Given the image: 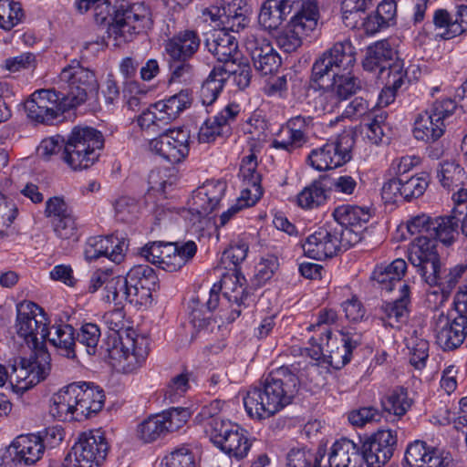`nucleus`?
Wrapping results in <instances>:
<instances>
[{"label": "nucleus", "mask_w": 467, "mask_h": 467, "mask_svg": "<svg viewBox=\"0 0 467 467\" xmlns=\"http://www.w3.org/2000/svg\"><path fill=\"white\" fill-rule=\"evenodd\" d=\"M192 97L189 89L181 90L165 100L151 105L157 127L161 128L174 120L182 111L192 104Z\"/></svg>", "instance_id": "nucleus-30"}, {"label": "nucleus", "mask_w": 467, "mask_h": 467, "mask_svg": "<svg viewBox=\"0 0 467 467\" xmlns=\"http://www.w3.org/2000/svg\"><path fill=\"white\" fill-rule=\"evenodd\" d=\"M93 9V18L97 26L107 27H129L130 29L150 28L153 26L150 14L138 6L116 8L109 1H104Z\"/></svg>", "instance_id": "nucleus-8"}, {"label": "nucleus", "mask_w": 467, "mask_h": 467, "mask_svg": "<svg viewBox=\"0 0 467 467\" xmlns=\"http://www.w3.org/2000/svg\"><path fill=\"white\" fill-rule=\"evenodd\" d=\"M70 384L61 389L53 397V404L50 406L52 416L61 421L80 420L77 415L75 400L71 393Z\"/></svg>", "instance_id": "nucleus-43"}, {"label": "nucleus", "mask_w": 467, "mask_h": 467, "mask_svg": "<svg viewBox=\"0 0 467 467\" xmlns=\"http://www.w3.org/2000/svg\"><path fill=\"white\" fill-rule=\"evenodd\" d=\"M355 63L356 52L352 44L349 41L336 43L313 64L311 80L319 83L330 72L350 74Z\"/></svg>", "instance_id": "nucleus-14"}, {"label": "nucleus", "mask_w": 467, "mask_h": 467, "mask_svg": "<svg viewBox=\"0 0 467 467\" xmlns=\"http://www.w3.org/2000/svg\"><path fill=\"white\" fill-rule=\"evenodd\" d=\"M190 133L184 129L166 130L150 142L152 151L171 163L182 161L189 154Z\"/></svg>", "instance_id": "nucleus-21"}, {"label": "nucleus", "mask_w": 467, "mask_h": 467, "mask_svg": "<svg viewBox=\"0 0 467 467\" xmlns=\"http://www.w3.org/2000/svg\"><path fill=\"white\" fill-rule=\"evenodd\" d=\"M307 139V137H302L286 125H284L276 134V138L273 140L272 146L277 150L292 152L306 144Z\"/></svg>", "instance_id": "nucleus-53"}, {"label": "nucleus", "mask_w": 467, "mask_h": 467, "mask_svg": "<svg viewBox=\"0 0 467 467\" xmlns=\"http://www.w3.org/2000/svg\"><path fill=\"white\" fill-rule=\"evenodd\" d=\"M49 342L58 350L59 354L69 359H76V343L75 329L67 324L53 326L48 330Z\"/></svg>", "instance_id": "nucleus-39"}, {"label": "nucleus", "mask_w": 467, "mask_h": 467, "mask_svg": "<svg viewBox=\"0 0 467 467\" xmlns=\"http://www.w3.org/2000/svg\"><path fill=\"white\" fill-rule=\"evenodd\" d=\"M402 192L401 199L410 201L411 199L421 196L429 185V174L421 172L410 178L401 177Z\"/></svg>", "instance_id": "nucleus-56"}, {"label": "nucleus", "mask_w": 467, "mask_h": 467, "mask_svg": "<svg viewBox=\"0 0 467 467\" xmlns=\"http://www.w3.org/2000/svg\"><path fill=\"white\" fill-rule=\"evenodd\" d=\"M238 426V424L223 419L220 421H212L210 426L206 428L204 431L209 436L211 441L217 448L221 449L226 439L234 433Z\"/></svg>", "instance_id": "nucleus-57"}, {"label": "nucleus", "mask_w": 467, "mask_h": 467, "mask_svg": "<svg viewBox=\"0 0 467 467\" xmlns=\"http://www.w3.org/2000/svg\"><path fill=\"white\" fill-rule=\"evenodd\" d=\"M251 447L252 441L248 437V432L241 426H238L234 433L226 439L220 450L229 457L241 461L247 457Z\"/></svg>", "instance_id": "nucleus-47"}, {"label": "nucleus", "mask_w": 467, "mask_h": 467, "mask_svg": "<svg viewBox=\"0 0 467 467\" xmlns=\"http://www.w3.org/2000/svg\"><path fill=\"white\" fill-rule=\"evenodd\" d=\"M341 346L335 348L331 343V331L325 329V337L318 338L312 337L310 343L314 347H317L318 350H315V354L323 355L327 361L336 369H340L351 359L352 351L359 345V337L352 336L349 333L340 332Z\"/></svg>", "instance_id": "nucleus-19"}, {"label": "nucleus", "mask_w": 467, "mask_h": 467, "mask_svg": "<svg viewBox=\"0 0 467 467\" xmlns=\"http://www.w3.org/2000/svg\"><path fill=\"white\" fill-rule=\"evenodd\" d=\"M205 46L220 62L223 65L236 60L238 55V42L229 31H213L206 36Z\"/></svg>", "instance_id": "nucleus-34"}, {"label": "nucleus", "mask_w": 467, "mask_h": 467, "mask_svg": "<svg viewBox=\"0 0 467 467\" xmlns=\"http://www.w3.org/2000/svg\"><path fill=\"white\" fill-rule=\"evenodd\" d=\"M407 258L425 283L429 285L438 283L441 258L434 240L424 235L414 238L408 244Z\"/></svg>", "instance_id": "nucleus-12"}, {"label": "nucleus", "mask_w": 467, "mask_h": 467, "mask_svg": "<svg viewBox=\"0 0 467 467\" xmlns=\"http://www.w3.org/2000/svg\"><path fill=\"white\" fill-rule=\"evenodd\" d=\"M457 109L456 102L451 99L434 101L415 120L413 134L418 140L434 142L444 133L445 121L451 117Z\"/></svg>", "instance_id": "nucleus-10"}, {"label": "nucleus", "mask_w": 467, "mask_h": 467, "mask_svg": "<svg viewBox=\"0 0 467 467\" xmlns=\"http://www.w3.org/2000/svg\"><path fill=\"white\" fill-rule=\"evenodd\" d=\"M128 244L124 239L116 236H93L85 246L84 254L88 261H95L100 257H107L114 263H120L124 257V251Z\"/></svg>", "instance_id": "nucleus-27"}, {"label": "nucleus", "mask_w": 467, "mask_h": 467, "mask_svg": "<svg viewBox=\"0 0 467 467\" xmlns=\"http://www.w3.org/2000/svg\"><path fill=\"white\" fill-rule=\"evenodd\" d=\"M51 358L47 351L37 350L29 358H16L9 365V382L17 393H24L47 379L51 370Z\"/></svg>", "instance_id": "nucleus-6"}, {"label": "nucleus", "mask_w": 467, "mask_h": 467, "mask_svg": "<svg viewBox=\"0 0 467 467\" xmlns=\"http://www.w3.org/2000/svg\"><path fill=\"white\" fill-rule=\"evenodd\" d=\"M363 67L367 71H379V78L386 80L379 99L388 105L394 99L396 92L407 82L404 63L397 57V51L391 47L389 39L376 42L368 47L363 60Z\"/></svg>", "instance_id": "nucleus-3"}, {"label": "nucleus", "mask_w": 467, "mask_h": 467, "mask_svg": "<svg viewBox=\"0 0 467 467\" xmlns=\"http://www.w3.org/2000/svg\"><path fill=\"white\" fill-rule=\"evenodd\" d=\"M239 111V105L230 104L217 115L207 119L199 130V142L210 143L214 141L218 137L230 135L231 124L234 121Z\"/></svg>", "instance_id": "nucleus-26"}, {"label": "nucleus", "mask_w": 467, "mask_h": 467, "mask_svg": "<svg viewBox=\"0 0 467 467\" xmlns=\"http://www.w3.org/2000/svg\"><path fill=\"white\" fill-rule=\"evenodd\" d=\"M101 337V330L95 323L83 324L77 334V342L85 347L86 352L90 355H96Z\"/></svg>", "instance_id": "nucleus-54"}, {"label": "nucleus", "mask_w": 467, "mask_h": 467, "mask_svg": "<svg viewBox=\"0 0 467 467\" xmlns=\"http://www.w3.org/2000/svg\"><path fill=\"white\" fill-rule=\"evenodd\" d=\"M164 467H196L194 455L186 448H180L165 456Z\"/></svg>", "instance_id": "nucleus-62"}, {"label": "nucleus", "mask_w": 467, "mask_h": 467, "mask_svg": "<svg viewBox=\"0 0 467 467\" xmlns=\"http://www.w3.org/2000/svg\"><path fill=\"white\" fill-rule=\"evenodd\" d=\"M109 445L99 431L83 432L68 454L75 467H98L106 459Z\"/></svg>", "instance_id": "nucleus-18"}, {"label": "nucleus", "mask_w": 467, "mask_h": 467, "mask_svg": "<svg viewBox=\"0 0 467 467\" xmlns=\"http://www.w3.org/2000/svg\"><path fill=\"white\" fill-rule=\"evenodd\" d=\"M62 92L65 97L64 106L74 108L84 103L88 94L97 89V80L94 73L81 66L78 60H72L65 67L59 75Z\"/></svg>", "instance_id": "nucleus-9"}, {"label": "nucleus", "mask_w": 467, "mask_h": 467, "mask_svg": "<svg viewBox=\"0 0 467 467\" xmlns=\"http://www.w3.org/2000/svg\"><path fill=\"white\" fill-rule=\"evenodd\" d=\"M467 270V263L459 264L450 269L443 277L441 276V270L438 272V283L432 286L437 289L427 294V299L431 302L432 297L435 305H442L449 297L451 290L459 282L462 274ZM437 306H435L436 307Z\"/></svg>", "instance_id": "nucleus-38"}, {"label": "nucleus", "mask_w": 467, "mask_h": 467, "mask_svg": "<svg viewBox=\"0 0 467 467\" xmlns=\"http://www.w3.org/2000/svg\"><path fill=\"white\" fill-rule=\"evenodd\" d=\"M336 224L350 227H361L370 218L369 209L351 204H342L335 208L332 213Z\"/></svg>", "instance_id": "nucleus-44"}, {"label": "nucleus", "mask_w": 467, "mask_h": 467, "mask_svg": "<svg viewBox=\"0 0 467 467\" xmlns=\"http://www.w3.org/2000/svg\"><path fill=\"white\" fill-rule=\"evenodd\" d=\"M333 227L337 233V239L340 242L339 252L346 251L361 241V233L355 231L353 227L341 224H333Z\"/></svg>", "instance_id": "nucleus-63"}, {"label": "nucleus", "mask_w": 467, "mask_h": 467, "mask_svg": "<svg viewBox=\"0 0 467 467\" xmlns=\"http://www.w3.org/2000/svg\"><path fill=\"white\" fill-rule=\"evenodd\" d=\"M101 131L91 127H75L67 139L62 160L74 171L86 170L96 163L104 147Z\"/></svg>", "instance_id": "nucleus-4"}, {"label": "nucleus", "mask_w": 467, "mask_h": 467, "mask_svg": "<svg viewBox=\"0 0 467 467\" xmlns=\"http://www.w3.org/2000/svg\"><path fill=\"white\" fill-rule=\"evenodd\" d=\"M200 38L195 31H180L165 44V51L171 59H188L198 49Z\"/></svg>", "instance_id": "nucleus-37"}, {"label": "nucleus", "mask_w": 467, "mask_h": 467, "mask_svg": "<svg viewBox=\"0 0 467 467\" xmlns=\"http://www.w3.org/2000/svg\"><path fill=\"white\" fill-rule=\"evenodd\" d=\"M352 143L353 140L349 135H341L335 140L313 149L307 156L308 163L319 171L341 167L352 158Z\"/></svg>", "instance_id": "nucleus-15"}, {"label": "nucleus", "mask_w": 467, "mask_h": 467, "mask_svg": "<svg viewBox=\"0 0 467 467\" xmlns=\"http://www.w3.org/2000/svg\"><path fill=\"white\" fill-rule=\"evenodd\" d=\"M453 309L454 317L441 312L432 318L436 343L445 351L456 349L467 337V290L456 293Z\"/></svg>", "instance_id": "nucleus-5"}, {"label": "nucleus", "mask_w": 467, "mask_h": 467, "mask_svg": "<svg viewBox=\"0 0 467 467\" xmlns=\"http://www.w3.org/2000/svg\"><path fill=\"white\" fill-rule=\"evenodd\" d=\"M380 418V412L374 407H363L348 413L349 422L357 427H363L367 423L379 421Z\"/></svg>", "instance_id": "nucleus-64"}, {"label": "nucleus", "mask_w": 467, "mask_h": 467, "mask_svg": "<svg viewBox=\"0 0 467 467\" xmlns=\"http://www.w3.org/2000/svg\"><path fill=\"white\" fill-rule=\"evenodd\" d=\"M245 47L252 56L255 69L262 75L272 74L279 67L281 64L279 56L265 40L260 44L258 39L252 36L246 39Z\"/></svg>", "instance_id": "nucleus-32"}, {"label": "nucleus", "mask_w": 467, "mask_h": 467, "mask_svg": "<svg viewBox=\"0 0 467 467\" xmlns=\"http://www.w3.org/2000/svg\"><path fill=\"white\" fill-rule=\"evenodd\" d=\"M361 88L360 80L348 73H335L333 83L327 91V96L332 99V105L337 106L339 102L348 99Z\"/></svg>", "instance_id": "nucleus-42"}, {"label": "nucleus", "mask_w": 467, "mask_h": 467, "mask_svg": "<svg viewBox=\"0 0 467 467\" xmlns=\"http://www.w3.org/2000/svg\"><path fill=\"white\" fill-rule=\"evenodd\" d=\"M287 467H313L317 462L315 452L306 447H294L286 456Z\"/></svg>", "instance_id": "nucleus-61"}, {"label": "nucleus", "mask_w": 467, "mask_h": 467, "mask_svg": "<svg viewBox=\"0 0 467 467\" xmlns=\"http://www.w3.org/2000/svg\"><path fill=\"white\" fill-rule=\"evenodd\" d=\"M337 234L332 223L319 227L302 244L304 254L316 260H324L337 255L339 253L340 244Z\"/></svg>", "instance_id": "nucleus-23"}, {"label": "nucleus", "mask_w": 467, "mask_h": 467, "mask_svg": "<svg viewBox=\"0 0 467 467\" xmlns=\"http://www.w3.org/2000/svg\"><path fill=\"white\" fill-rule=\"evenodd\" d=\"M25 18V13L18 2L0 0V28L11 29Z\"/></svg>", "instance_id": "nucleus-52"}, {"label": "nucleus", "mask_w": 467, "mask_h": 467, "mask_svg": "<svg viewBox=\"0 0 467 467\" xmlns=\"http://www.w3.org/2000/svg\"><path fill=\"white\" fill-rule=\"evenodd\" d=\"M257 166V157L251 153L243 158L238 174L243 182L241 194L243 198L250 199V203H256L263 195L262 176Z\"/></svg>", "instance_id": "nucleus-31"}, {"label": "nucleus", "mask_w": 467, "mask_h": 467, "mask_svg": "<svg viewBox=\"0 0 467 467\" xmlns=\"http://www.w3.org/2000/svg\"><path fill=\"white\" fill-rule=\"evenodd\" d=\"M226 190V183L221 181L205 182L193 192L189 202V220L194 224L211 213L219 204Z\"/></svg>", "instance_id": "nucleus-22"}, {"label": "nucleus", "mask_w": 467, "mask_h": 467, "mask_svg": "<svg viewBox=\"0 0 467 467\" xmlns=\"http://www.w3.org/2000/svg\"><path fill=\"white\" fill-rule=\"evenodd\" d=\"M381 404L386 411L401 417L411 407L412 400L405 388L396 387L381 400Z\"/></svg>", "instance_id": "nucleus-49"}, {"label": "nucleus", "mask_w": 467, "mask_h": 467, "mask_svg": "<svg viewBox=\"0 0 467 467\" xmlns=\"http://www.w3.org/2000/svg\"><path fill=\"white\" fill-rule=\"evenodd\" d=\"M16 332L28 345L36 348L48 336L47 318L36 304L26 302L17 306Z\"/></svg>", "instance_id": "nucleus-16"}, {"label": "nucleus", "mask_w": 467, "mask_h": 467, "mask_svg": "<svg viewBox=\"0 0 467 467\" xmlns=\"http://www.w3.org/2000/svg\"><path fill=\"white\" fill-rule=\"evenodd\" d=\"M71 393L77 407L79 420L87 419L101 410L104 406L105 395L103 389L87 382L71 383Z\"/></svg>", "instance_id": "nucleus-24"}, {"label": "nucleus", "mask_w": 467, "mask_h": 467, "mask_svg": "<svg viewBox=\"0 0 467 467\" xmlns=\"http://www.w3.org/2000/svg\"><path fill=\"white\" fill-rule=\"evenodd\" d=\"M219 293L215 285L210 291H199L189 303L190 318L194 327H204L212 317V312L219 305Z\"/></svg>", "instance_id": "nucleus-29"}, {"label": "nucleus", "mask_w": 467, "mask_h": 467, "mask_svg": "<svg viewBox=\"0 0 467 467\" xmlns=\"http://www.w3.org/2000/svg\"><path fill=\"white\" fill-rule=\"evenodd\" d=\"M128 276H113L105 286V295L103 299L106 302H114L116 306H120L124 302L135 304V296L132 289H130Z\"/></svg>", "instance_id": "nucleus-48"}, {"label": "nucleus", "mask_w": 467, "mask_h": 467, "mask_svg": "<svg viewBox=\"0 0 467 467\" xmlns=\"http://www.w3.org/2000/svg\"><path fill=\"white\" fill-rule=\"evenodd\" d=\"M461 218L456 215L455 210L451 214L438 216L433 219L431 226V237L446 246L451 245L459 234Z\"/></svg>", "instance_id": "nucleus-40"}, {"label": "nucleus", "mask_w": 467, "mask_h": 467, "mask_svg": "<svg viewBox=\"0 0 467 467\" xmlns=\"http://www.w3.org/2000/svg\"><path fill=\"white\" fill-rule=\"evenodd\" d=\"M410 286L400 285L398 298L391 302H383L379 306L380 319L385 326L400 329L407 323L410 316Z\"/></svg>", "instance_id": "nucleus-28"}, {"label": "nucleus", "mask_w": 467, "mask_h": 467, "mask_svg": "<svg viewBox=\"0 0 467 467\" xmlns=\"http://www.w3.org/2000/svg\"><path fill=\"white\" fill-rule=\"evenodd\" d=\"M197 252L193 241L185 243L156 241L141 249L146 260L167 272H175L185 265Z\"/></svg>", "instance_id": "nucleus-7"}, {"label": "nucleus", "mask_w": 467, "mask_h": 467, "mask_svg": "<svg viewBox=\"0 0 467 467\" xmlns=\"http://www.w3.org/2000/svg\"><path fill=\"white\" fill-rule=\"evenodd\" d=\"M62 91L40 89L35 91L25 102L27 117L38 123L52 124L68 106H64Z\"/></svg>", "instance_id": "nucleus-17"}, {"label": "nucleus", "mask_w": 467, "mask_h": 467, "mask_svg": "<svg viewBox=\"0 0 467 467\" xmlns=\"http://www.w3.org/2000/svg\"><path fill=\"white\" fill-rule=\"evenodd\" d=\"M397 447V435L391 430H379L362 442L361 456L368 467H381L393 455Z\"/></svg>", "instance_id": "nucleus-20"}, {"label": "nucleus", "mask_w": 467, "mask_h": 467, "mask_svg": "<svg viewBox=\"0 0 467 467\" xmlns=\"http://www.w3.org/2000/svg\"><path fill=\"white\" fill-rule=\"evenodd\" d=\"M252 15L246 0L221 1L202 12L204 22L213 29H244L250 26Z\"/></svg>", "instance_id": "nucleus-11"}, {"label": "nucleus", "mask_w": 467, "mask_h": 467, "mask_svg": "<svg viewBox=\"0 0 467 467\" xmlns=\"http://www.w3.org/2000/svg\"><path fill=\"white\" fill-rule=\"evenodd\" d=\"M130 289L135 296V305L148 306L152 301V292L158 286L154 270L146 265L133 266L127 274Z\"/></svg>", "instance_id": "nucleus-25"}, {"label": "nucleus", "mask_w": 467, "mask_h": 467, "mask_svg": "<svg viewBox=\"0 0 467 467\" xmlns=\"http://www.w3.org/2000/svg\"><path fill=\"white\" fill-rule=\"evenodd\" d=\"M406 346L410 350V364L419 369L424 368L429 357V342L421 338L415 330L406 338Z\"/></svg>", "instance_id": "nucleus-51"}, {"label": "nucleus", "mask_w": 467, "mask_h": 467, "mask_svg": "<svg viewBox=\"0 0 467 467\" xmlns=\"http://www.w3.org/2000/svg\"><path fill=\"white\" fill-rule=\"evenodd\" d=\"M190 417L185 408H171L148 417L137 427V437L145 443L153 442L181 429Z\"/></svg>", "instance_id": "nucleus-13"}, {"label": "nucleus", "mask_w": 467, "mask_h": 467, "mask_svg": "<svg viewBox=\"0 0 467 467\" xmlns=\"http://www.w3.org/2000/svg\"><path fill=\"white\" fill-rule=\"evenodd\" d=\"M319 19V10L316 2L306 1L301 4L300 8L294 14L289 21V26L294 29H315Z\"/></svg>", "instance_id": "nucleus-50"}, {"label": "nucleus", "mask_w": 467, "mask_h": 467, "mask_svg": "<svg viewBox=\"0 0 467 467\" xmlns=\"http://www.w3.org/2000/svg\"><path fill=\"white\" fill-rule=\"evenodd\" d=\"M397 4L393 0L382 1L374 15L367 16L362 23L365 29H382L396 25Z\"/></svg>", "instance_id": "nucleus-45"}, {"label": "nucleus", "mask_w": 467, "mask_h": 467, "mask_svg": "<svg viewBox=\"0 0 467 467\" xmlns=\"http://www.w3.org/2000/svg\"><path fill=\"white\" fill-rule=\"evenodd\" d=\"M438 178L444 188L454 189L463 184L465 171L455 162L445 161L441 165Z\"/></svg>", "instance_id": "nucleus-55"}, {"label": "nucleus", "mask_w": 467, "mask_h": 467, "mask_svg": "<svg viewBox=\"0 0 467 467\" xmlns=\"http://www.w3.org/2000/svg\"><path fill=\"white\" fill-rule=\"evenodd\" d=\"M56 235L62 240L78 241V234L73 213L65 217L52 220Z\"/></svg>", "instance_id": "nucleus-58"}, {"label": "nucleus", "mask_w": 467, "mask_h": 467, "mask_svg": "<svg viewBox=\"0 0 467 467\" xmlns=\"http://www.w3.org/2000/svg\"><path fill=\"white\" fill-rule=\"evenodd\" d=\"M103 321L112 335V347L108 348L109 356L116 360L124 373H131L140 368L149 355V339L137 335L130 327L122 307H117L104 314Z\"/></svg>", "instance_id": "nucleus-2"}, {"label": "nucleus", "mask_w": 467, "mask_h": 467, "mask_svg": "<svg viewBox=\"0 0 467 467\" xmlns=\"http://www.w3.org/2000/svg\"><path fill=\"white\" fill-rule=\"evenodd\" d=\"M292 8L293 5L288 0H265L258 15V22L263 29H278Z\"/></svg>", "instance_id": "nucleus-36"}, {"label": "nucleus", "mask_w": 467, "mask_h": 467, "mask_svg": "<svg viewBox=\"0 0 467 467\" xmlns=\"http://www.w3.org/2000/svg\"><path fill=\"white\" fill-rule=\"evenodd\" d=\"M9 453L16 464L31 465L42 457L43 444L36 434L20 435L12 442Z\"/></svg>", "instance_id": "nucleus-33"}, {"label": "nucleus", "mask_w": 467, "mask_h": 467, "mask_svg": "<svg viewBox=\"0 0 467 467\" xmlns=\"http://www.w3.org/2000/svg\"><path fill=\"white\" fill-rule=\"evenodd\" d=\"M328 193L329 191L325 183V177H320L305 187L296 195V203L305 210L317 209L327 203Z\"/></svg>", "instance_id": "nucleus-41"}, {"label": "nucleus", "mask_w": 467, "mask_h": 467, "mask_svg": "<svg viewBox=\"0 0 467 467\" xmlns=\"http://www.w3.org/2000/svg\"><path fill=\"white\" fill-rule=\"evenodd\" d=\"M407 271V263L403 259H395L389 265H377L372 273V279L376 281L382 290L390 292L396 286L400 292V285H407L402 277Z\"/></svg>", "instance_id": "nucleus-35"}, {"label": "nucleus", "mask_w": 467, "mask_h": 467, "mask_svg": "<svg viewBox=\"0 0 467 467\" xmlns=\"http://www.w3.org/2000/svg\"><path fill=\"white\" fill-rule=\"evenodd\" d=\"M225 71L226 69H222L221 66L214 67L203 81L200 90V98L203 105H211L217 99L227 81Z\"/></svg>", "instance_id": "nucleus-46"}, {"label": "nucleus", "mask_w": 467, "mask_h": 467, "mask_svg": "<svg viewBox=\"0 0 467 467\" xmlns=\"http://www.w3.org/2000/svg\"><path fill=\"white\" fill-rule=\"evenodd\" d=\"M222 69H226L227 79L234 76V81L240 89L246 88L251 82L252 69L248 64L235 65V61L221 66Z\"/></svg>", "instance_id": "nucleus-59"}, {"label": "nucleus", "mask_w": 467, "mask_h": 467, "mask_svg": "<svg viewBox=\"0 0 467 467\" xmlns=\"http://www.w3.org/2000/svg\"><path fill=\"white\" fill-rule=\"evenodd\" d=\"M296 372L295 365L279 367L259 386L250 389L244 398L247 414L255 420L267 419L290 404L298 389Z\"/></svg>", "instance_id": "nucleus-1"}, {"label": "nucleus", "mask_w": 467, "mask_h": 467, "mask_svg": "<svg viewBox=\"0 0 467 467\" xmlns=\"http://www.w3.org/2000/svg\"><path fill=\"white\" fill-rule=\"evenodd\" d=\"M115 216L118 221L123 223L132 222L139 213L137 202L130 197H120L114 204Z\"/></svg>", "instance_id": "nucleus-60"}]
</instances>
